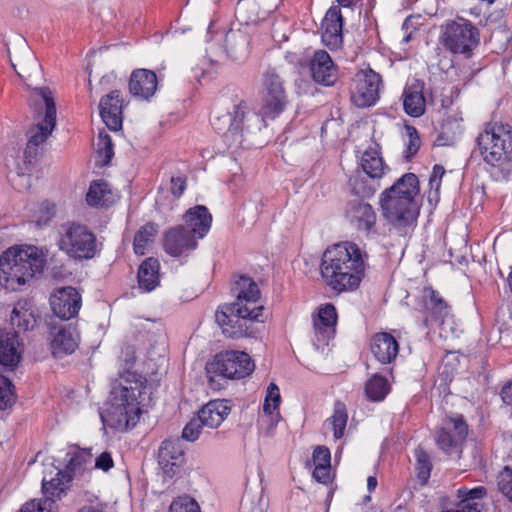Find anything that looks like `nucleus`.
I'll return each instance as SVG.
<instances>
[{
  "label": "nucleus",
  "instance_id": "obj_63",
  "mask_svg": "<svg viewBox=\"0 0 512 512\" xmlns=\"http://www.w3.org/2000/svg\"><path fill=\"white\" fill-rule=\"evenodd\" d=\"M243 512H246V511H243ZM247 512H263V510L260 508V507H252L249 511Z\"/></svg>",
  "mask_w": 512,
  "mask_h": 512
},
{
  "label": "nucleus",
  "instance_id": "obj_12",
  "mask_svg": "<svg viewBox=\"0 0 512 512\" xmlns=\"http://www.w3.org/2000/svg\"><path fill=\"white\" fill-rule=\"evenodd\" d=\"M443 43L452 53L469 58L479 44V31L471 22L452 21L445 26Z\"/></svg>",
  "mask_w": 512,
  "mask_h": 512
},
{
  "label": "nucleus",
  "instance_id": "obj_36",
  "mask_svg": "<svg viewBox=\"0 0 512 512\" xmlns=\"http://www.w3.org/2000/svg\"><path fill=\"white\" fill-rule=\"evenodd\" d=\"M115 199L116 195L103 180L92 182L86 194L87 204L92 207H107L114 203Z\"/></svg>",
  "mask_w": 512,
  "mask_h": 512
},
{
  "label": "nucleus",
  "instance_id": "obj_27",
  "mask_svg": "<svg viewBox=\"0 0 512 512\" xmlns=\"http://www.w3.org/2000/svg\"><path fill=\"white\" fill-rule=\"evenodd\" d=\"M370 349L380 363L390 364L398 355L399 344L390 333L379 332L372 337Z\"/></svg>",
  "mask_w": 512,
  "mask_h": 512
},
{
  "label": "nucleus",
  "instance_id": "obj_53",
  "mask_svg": "<svg viewBox=\"0 0 512 512\" xmlns=\"http://www.w3.org/2000/svg\"><path fill=\"white\" fill-rule=\"evenodd\" d=\"M313 477L316 481L326 484L331 479V466H315L313 471Z\"/></svg>",
  "mask_w": 512,
  "mask_h": 512
},
{
  "label": "nucleus",
  "instance_id": "obj_4",
  "mask_svg": "<svg viewBox=\"0 0 512 512\" xmlns=\"http://www.w3.org/2000/svg\"><path fill=\"white\" fill-rule=\"evenodd\" d=\"M419 181L415 174L406 173L379 196L383 218L400 235H405L415 225L419 206L415 200Z\"/></svg>",
  "mask_w": 512,
  "mask_h": 512
},
{
  "label": "nucleus",
  "instance_id": "obj_43",
  "mask_svg": "<svg viewBox=\"0 0 512 512\" xmlns=\"http://www.w3.org/2000/svg\"><path fill=\"white\" fill-rule=\"evenodd\" d=\"M405 133L407 137V141L405 143V157L407 160H410L418 152L421 145V140L417 129L413 126L406 125Z\"/></svg>",
  "mask_w": 512,
  "mask_h": 512
},
{
  "label": "nucleus",
  "instance_id": "obj_14",
  "mask_svg": "<svg viewBox=\"0 0 512 512\" xmlns=\"http://www.w3.org/2000/svg\"><path fill=\"white\" fill-rule=\"evenodd\" d=\"M251 357L240 351H225L217 354L208 365V371L228 379L244 378L254 370Z\"/></svg>",
  "mask_w": 512,
  "mask_h": 512
},
{
  "label": "nucleus",
  "instance_id": "obj_17",
  "mask_svg": "<svg viewBox=\"0 0 512 512\" xmlns=\"http://www.w3.org/2000/svg\"><path fill=\"white\" fill-rule=\"evenodd\" d=\"M197 238L184 226L169 229L163 239L166 253L172 257H187L197 247Z\"/></svg>",
  "mask_w": 512,
  "mask_h": 512
},
{
  "label": "nucleus",
  "instance_id": "obj_10",
  "mask_svg": "<svg viewBox=\"0 0 512 512\" xmlns=\"http://www.w3.org/2000/svg\"><path fill=\"white\" fill-rule=\"evenodd\" d=\"M58 247L70 259L77 261L90 260L100 251L95 233L88 226L77 222L61 226Z\"/></svg>",
  "mask_w": 512,
  "mask_h": 512
},
{
  "label": "nucleus",
  "instance_id": "obj_60",
  "mask_svg": "<svg viewBox=\"0 0 512 512\" xmlns=\"http://www.w3.org/2000/svg\"><path fill=\"white\" fill-rule=\"evenodd\" d=\"M16 177L21 181V182H26L28 183L29 182V176H27L26 174L24 173H17L16 174Z\"/></svg>",
  "mask_w": 512,
  "mask_h": 512
},
{
  "label": "nucleus",
  "instance_id": "obj_42",
  "mask_svg": "<svg viewBox=\"0 0 512 512\" xmlns=\"http://www.w3.org/2000/svg\"><path fill=\"white\" fill-rule=\"evenodd\" d=\"M390 386L387 379L383 376L375 374L365 385L367 397L372 401H381L389 393Z\"/></svg>",
  "mask_w": 512,
  "mask_h": 512
},
{
  "label": "nucleus",
  "instance_id": "obj_37",
  "mask_svg": "<svg viewBox=\"0 0 512 512\" xmlns=\"http://www.w3.org/2000/svg\"><path fill=\"white\" fill-rule=\"evenodd\" d=\"M11 324L19 331H27L34 326L35 314L33 303L28 299H21L16 302L11 313Z\"/></svg>",
  "mask_w": 512,
  "mask_h": 512
},
{
  "label": "nucleus",
  "instance_id": "obj_1",
  "mask_svg": "<svg viewBox=\"0 0 512 512\" xmlns=\"http://www.w3.org/2000/svg\"><path fill=\"white\" fill-rule=\"evenodd\" d=\"M151 385L142 374L126 370L120 375L119 386L111 391L109 406L100 413L104 426L118 432L136 426L145 407L151 402Z\"/></svg>",
  "mask_w": 512,
  "mask_h": 512
},
{
  "label": "nucleus",
  "instance_id": "obj_33",
  "mask_svg": "<svg viewBox=\"0 0 512 512\" xmlns=\"http://www.w3.org/2000/svg\"><path fill=\"white\" fill-rule=\"evenodd\" d=\"M337 312L333 304L327 303L319 308L318 317L314 319V330L318 341L327 344L334 334Z\"/></svg>",
  "mask_w": 512,
  "mask_h": 512
},
{
  "label": "nucleus",
  "instance_id": "obj_19",
  "mask_svg": "<svg viewBox=\"0 0 512 512\" xmlns=\"http://www.w3.org/2000/svg\"><path fill=\"white\" fill-rule=\"evenodd\" d=\"M309 69L314 82L319 85L330 87L338 80V67L333 62L330 54L325 50L314 52Z\"/></svg>",
  "mask_w": 512,
  "mask_h": 512
},
{
  "label": "nucleus",
  "instance_id": "obj_24",
  "mask_svg": "<svg viewBox=\"0 0 512 512\" xmlns=\"http://www.w3.org/2000/svg\"><path fill=\"white\" fill-rule=\"evenodd\" d=\"M404 111L411 117H420L425 113L426 99L424 96V82L414 80L407 84L402 93Z\"/></svg>",
  "mask_w": 512,
  "mask_h": 512
},
{
  "label": "nucleus",
  "instance_id": "obj_29",
  "mask_svg": "<svg viewBox=\"0 0 512 512\" xmlns=\"http://www.w3.org/2000/svg\"><path fill=\"white\" fill-rule=\"evenodd\" d=\"M20 344L16 332L0 330V366L14 369L21 360Z\"/></svg>",
  "mask_w": 512,
  "mask_h": 512
},
{
  "label": "nucleus",
  "instance_id": "obj_18",
  "mask_svg": "<svg viewBox=\"0 0 512 512\" xmlns=\"http://www.w3.org/2000/svg\"><path fill=\"white\" fill-rule=\"evenodd\" d=\"M53 313L63 320L76 316L81 307V295L71 286L57 289L50 297Z\"/></svg>",
  "mask_w": 512,
  "mask_h": 512
},
{
  "label": "nucleus",
  "instance_id": "obj_21",
  "mask_svg": "<svg viewBox=\"0 0 512 512\" xmlns=\"http://www.w3.org/2000/svg\"><path fill=\"white\" fill-rule=\"evenodd\" d=\"M158 463L166 478L180 473L184 463V453L178 441L164 440L159 448Z\"/></svg>",
  "mask_w": 512,
  "mask_h": 512
},
{
  "label": "nucleus",
  "instance_id": "obj_64",
  "mask_svg": "<svg viewBox=\"0 0 512 512\" xmlns=\"http://www.w3.org/2000/svg\"><path fill=\"white\" fill-rule=\"evenodd\" d=\"M451 124L450 122V117L445 121L444 123V129H448L449 125Z\"/></svg>",
  "mask_w": 512,
  "mask_h": 512
},
{
  "label": "nucleus",
  "instance_id": "obj_8",
  "mask_svg": "<svg viewBox=\"0 0 512 512\" xmlns=\"http://www.w3.org/2000/svg\"><path fill=\"white\" fill-rule=\"evenodd\" d=\"M33 106L38 116L43 118L30 129L29 139L24 152L25 159L30 163L56 126V106L52 92L47 87L36 88L33 92Z\"/></svg>",
  "mask_w": 512,
  "mask_h": 512
},
{
  "label": "nucleus",
  "instance_id": "obj_57",
  "mask_svg": "<svg viewBox=\"0 0 512 512\" xmlns=\"http://www.w3.org/2000/svg\"><path fill=\"white\" fill-rule=\"evenodd\" d=\"M429 186L430 189H434L436 193H438L440 187H441V181L437 179H430L429 178Z\"/></svg>",
  "mask_w": 512,
  "mask_h": 512
},
{
  "label": "nucleus",
  "instance_id": "obj_5",
  "mask_svg": "<svg viewBox=\"0 0 512 512\" xmlns=\"http://www.w3.org/2000/svg\"><path fill=\"white\" fill-rule=\"evenodd\" d=\"M477 144L488 170L495 180H506L512 174V161L507 154L512 151V127L495 123L477 137Z\"/></svg>",
  "mask_w": 512,
  "mask_h": 512
},
{
  "label": "nucleus",
  "instance_id": "obj_16",
  "mask_svg": "<svg viewBox=\"0 0 512 512\" xmlns=\"http://www.w3.org/2000/svg\"><path fill=\"white\" fill-rule=\"evenodd\" d=\"M468 427L462 416L449 418L445 426L438 430L436 442L447 454L456 452L467 436Z\"/></svg>",
  "mask_w": 512,
  "mask_h": 512
},
{
  "label": "nucleus",
  "instance_id": "obj_56",
  "mask_svg": "<svg viewBox=\"0 0 512 512\" xmlns=\"http://www.w3.org/2000/svg\"><path fill=\"white\" fill-rule=\"evenodd\" d=\"M377 487V479L374 476H369L367 479V489L371 493L373 492Z\"/></svg>",
  "mask_w": 512,
  "mask_h": 512
},
{
  "label": "nucleus",
  "instance_id": "obj_38",
  "mask_svg": "<svg viewBox=\"0 0 512 512\" xmlns=\"http://www.w3.org/2000/svg\"><path fill=\"white\" fill-rule=\"evenodd\" d=\"M225 53L233 59H239L247 54L248 37L240 30H229L225 34Z\"/></svg>",
  "mask_w": 512,
  "mask_h": 512
},
{
  "label": "nucleus",
  "instance_id": "obj_31",
  "mask_svg": "<svg viewBox=\"0 0 512 512\" xmlns=\"http://www.w3.org/2000/svg\"><path fill=\"white\" fill-rule=\"evenodd\" d=\"M342 15L338 8H330L322 22V40L330 48L342 43Z\"/></svg>",
  "mask_w": 512,
  "mask_h": 512
},
{
  "label": "nucleus",
  "instance_id": "obj_55",
  "mask_svg": "<svg viewBox=\"0 0 512 512\" xmlns=\"http://www.w3.org/2000/svg\"><path fill=\"white\" fill-rule=\"evenodd\" d=\"M444 174H445V169L441 165L436 164L433 167L432 174L430 175V179H437V180L441 181Z\"/></svg>",
  "mask_w": 512,
  "mask_h": 512
},
{
  "label": "nucleus",
  "instance_id": "obj_51",
  "mask_svg": "<svg viewBox=\"0 0 512 512\" xmlns=\"http://www.w3.org/2000/svg\"><path fill=\"white\" fill-rule=\"evenodd\" d=\"M39 210L41 212V216L37 218L36 224L38 226L46 225L49 222V220L54 216V205L48 201H45L40 205Z\"/></svg>",
  "mask_w": 512,
  "mask_h": 512
},
{
  "label": "nucleus",
  "instance_id": "obj_15",
  "mask_svg": "<svg viewBox=\"0 0 512 512\" xmlns=\"http://www.w3.org/2000/svg\"><path fill=\"white\" fill-rule=\"evenodd\" d=\"M381 84V76L372 69L358 71L351 85L352 102L360 108L374 105L379 98Z\"/></svg>",
  "mask_w": 512,
  "mask_h": 512
},
{
  "label": "nucleus",
  "instance_id": "obj_26",
  "mask_svg": "<svg viewBox=\"0 0 512 512\" xmlns=\"http://www.w3.org/2000/svg\"><path fill=\"white\" fill-rule=\"evenodd\" d=\"M281 395L278 386L270 383L267 387L266 396L263 404V415L261 422L267 424V435H273L274 429L282 419L279 411Z\"/></svg>",
  "mask_w": 512,
  "mask_h": 512
},
{
  "label": "nucleus",
  "instance_id": "obj_35",
  "mask_svg": "<svg viewBox=\"0 0 512 512\" xmlns=\"http://www.w3.org/2000/svg\"><path fill=\"white\" fill-rule=\"evenodd\" d=\"M159 269V261L155 258H147L141 263L137 277L142 291L151 292L159 285Z\"/></svg>",
  "mask_w": 512,
  "mask_h": 512
},
{
  "label": "nucleus",
  "instance_id": "obj_54",
  "mask_svg": "<svg viewBox=\"0 0 512 512\" xmlns=\"http://www.w3.org/2000/svg\"><path fill=\"white\" fill-rule=\"evenodd\" d=\"M170 184L171 193L177 198H179L186 189V179L181 176L171 177Z\"/></svg>",
  "mask_w": 512,
  "mask_h": 512
},
{
  "label": "nucleus",
  "instance_id": "obj_41",
  "mask_svg": "<svg viewBox=\"0 0 512 512\" xmlns=\"http://www.w3.org/2000/svg\"><path fill=\"white\" fill-rule=\"evenodd\" d=\"M158 232L157 225L146 223L135 234L133 248L137 255H144L150 243Z\"/></svg>",
  "mask_w": 512,
  "mask_h": 512
},
{
  "label": "nucleus",
  "instance_id": "obj_23",
  "mask_svg": "<svg viewBox=\"0 0 512 512\" xmlns=\"http://www.w3.org/2000/svg\"><path fill=\"white\" fill-rule=\"evenodd\" d=\"M130 93L141 100H149L157 90V76L148 69H136L129 80Z\"/></svg>",
  "mask_w": 512,
  "mask_h": 512
},
{
  "label": "nucleus",
  "instance_id": "obj_13",
  "mask_svg": "<svg viewBox=\"0 0 512 512\" xmlns=\"http://www.w3.org/2000/svg\"><path fill=\"white\" fill-rule=\"evenodd\" d=\"M264 95L260 113H257L263 122L260 123V129L266 126L265 119H274L278 117L285 109L287 104V95L283 87L281 77L274 71L268 70L263 80Z\"/></svg>",
  "mask_w": 512,
  "mask_h": 512
},
{
  "label": "nucleus",
  "instance_id": "obj_7",
  "mask_svg": "<svg viewBox=\"0 0 512 512\" xmlns=\"http://www.w3.org/2000/svg\"><path fill=\"white\" fill-rule=\"evenodd\" d=\"M261 122L263 119L257 113L249 111L246 102L240 101L233 106L232 111L213 117L211 125L222 135L228 149L237 150L242 146L244 126L247 130H260Z\"/></svg>",
  "mask_w": 512,
  "mask_h": 512
},
{
  "label": "nucleus",
  "instance_id": "obj_58",
  "mask_svg": "<svg viewBox=\"0 0 512 512\" xmlns=\"http://www.w3.org/2000/svg\"><path fill=\"white\" fill-rule=\"evenodd\" d=\"M78 512H103L91 506L82 507Z\"/></svg>",
  "mask_w": 512,
  "mask_h": 512
},
{
  "label": "nucleus",
  "instance_id": "obj_46",
  "mask_svg": "<svg viewBox=\"0 0 512 512\" xmlns=\"http://www.w3.org/2000/svg\"><path fill=\"white\" fill-rule=\"evenodd\" d=\"M97 146V152L103 158L101 164L108 165L114 155L111 137L108 134H100Z\"/></svg>",
  "mask_w": 512,
  "mask_h": 512
},
{
  "label": "nucleus",
  "instance_id": "obj_11",
  "mask_svg": "<svg viewBox=\"0 0 512 512\" xmlns=\"http://www.w3.org/2000/svg\"><path fill=\"white\" fill-rule=\"evenodd\" d=\"M424 319L423 325L428 329L439 328L441 335L456 331L451 307L440 293L432 287L423 290Z\"/></svg>",
  "mask_w": 512,
  "mask_h": 512
},
{
  "label": "nucleus",
  "instance_id": "obj_47",
  "mask_svg": "<svg viewBox=\"0 0 512 512\" xmlns=\"http://www.w3.org/2000/svg\"><path fill=\"white\" fill-rule=\"evenodd\" d=\"M205 427L199 417L192 418L183 428L182 438L194 442L196 441L202 431V428Z\"/></svg>",
  "mask_w": 512,
  "mask_h": 512
},
{
  "label": "nucleus",
  "instance_id": "obj_32",
  "mask_svg": "<svg viewBox=\"0 0 512 512\" xmlns=\"http://www.w3.org/2000/svg\"><path fill=\"white\" fill-rule=\"evenodd\" d=\"M231 411L228 401L217 399L209 401L198 412V417L203 425L210 429H215L221 425Z\"/></svg>",
  "mask_w": 512,
  "mask_h": 512
},
{
  "label": "nucleus",
  "instance_id": "obj_3",
  "mask_svg": "<svg viewBox=\"0 0 512 512\" xmlns=\"http://www.w3.org/2000/svg\"><path fill=\"white\" fill-rule=\"evenodd\" d=\"M320 270L324 283L333 291H353L364 276V255L353 242L335 244L324 252Z\"/></svg>",
  "mask_w": 512,
  "mask_h": 512
},
{
  "label": "nucleus",
  "instance_id": "obj_50",
  "mask_svg": "<svg viewBox=\"0 0 512 512\" xmlns=\"http://www.w3.org/2000/svg\"><path fill=\"white\" fill-rule=\"evenodd\" d=\"M314 466H331L330 450L325 446H317L313 452Z\"/></svg>",
  "mask_w": 512,
  "mask_h": 512
},
{
  "label": "nucleus",
  "instance_id": "obj_49",
  "mask_svg": "<svg viewBox=\"0 0 512 512\" xmlns=\"http://www.w3.org/2000/svg\"><path fill=\"white\" fill-rule=\"evenodd\" d=\"M500 492L512 502V469L505 467L498 476Z\"/></svg>",
  "mask_w": 512,
  "mask_h": 512
},
{
  "label": "nucleus",
  "instance_id": "obj_44",
  "mask_svg": "<svg viewBox=\"0 0 512 512\" xmlns=\"http://www.w3.org/2000/svg\"><path fill=\"white\" fill-rule=\"evenodd\" d=\"M15 402L11 381L0 374V410H4Z\"/></svg>",
  "mask_w": 512,
  "mask_h": 512
},
{
  "label": "nucleus",
  "instance_id": "obj_48",
  "mask_svg": "<svg viewBox=\"0 0 512 512\" xmlns=\"http://www.w3.org/2000/svg\"><path fill=\"white\" fill-rule=\"evenodd\" d=\"M169 512H200V508L194 499L181 497L171 503Z\"/></svg>",
  "mask_w": 512,
  "mask_h": 512
},
{
  "label": "nucleus",
  "instance_id": "obj_45",
  "mask_svg": "<svg viewBox=\"0 0 512 512\" xmlns=\"http://www.w3.org/2000/svg\"><path fill=\"white\" fill-rule=\"evenodd\" d=\"M417 459L416 469L418 472V478L422 483H426L430 477L431 462L429 455L422 449H417L415 452Z\"/></svg>",
  "mask_w": 512,
  "mask_h": 512
},
{
  "label": "nucleus",
  "instance_id": "obj_61",
  "mask_svg": "<svg viewBox=\"0 0 512 512\" xmlns=\"http://www.w3.org/2000/svg\"><path fill=\"white\" fill-rule=\"evenodd\" d=\"M350 181H351V184L353 185V189H354V191H355L357 194H361V193H362V194H364V193H365V190H364V189H358V188L355 186V183H354V182H356V180H352V179H351Z\"/></svg>",
  "mask_w": 512,
  "mask_h": 512
},
{
  "label": "nucleus",
  "instance_id": "obj_59",
  "mask_svg": "<svg viewBox=\"0 0 512 512\" xmlns=\"http://www.w3.org/2000/svg\"><path fill=\"white\" fill-rule=\"evenodd\" d=\"M337 2L343 7H351L355 0H337Z\"/></svg>",
  "mask_w": 512,
  "mask_h": 512
},
{
  "label": "nucleus",
  "instance_id": "obj_25",
  "mask_svg": "<svg viewBox=\"0 0 512 512\" xmlns=\"http://www.w3.org/2000/svg\"><path fill=\"white\" fill-rule=\"evenodd\" d=\"M91 449H81L78 446H72L66 453L67 464L65 472L69 475L71 481L74 478L84 477L91 469L92 464Z\"/></svg>",
  "mask_w": 512,
  "mask_h": 512
},
{
  "label": "nucleus",
  "instance_id": "obj_52",
  "mask_svg": "<svg viewBox=\"0 0 512 512\" xmlns=\"http://www.w3.org/2000/svg\"><path fill=\"white\" fill-rule=\"evenodd\" d=\"M114 466V461L110 452H102L95 459L94 467L104 472L109 471Z\"/></svg>",
  "mask_w": 512,
  "mask_h": 512
},
{
  "label": "nucleus",
  "instance_id": "obj_20",
  "mask_svg": "<svg viewBox=\"0 0 512 512\" xmlns=\"http://www.w3.org/2000/svg\"><path fill=\"white\" fill-rule=\"evenodd\" d=\"M346 218L359 231H364L367 235L375 233L377 214L368 202L361 199H354L348 202L345 210Z\"/></svg>",
  "mask_w": 512,
  "mask_h": 512
},
{
  "label": "nucleus",
  "instance_id": "obj_30",
  "mask_svg": "<svg viewBox=\"0 0 512 512\" xmlns=\"http://www.w3.org/2000/svg\"><path fill=\"white\" fill-rule=\"evenodd\" d=\"M487 490L483 486L472 489L461 487L457 490V499L452 512H481L483 508L482 499L486 496Z\"/></svg>",
  "mask_w": 512,
  "mask_h": 512
},
{
  "label": "nucleus",
  "instance_id": "obj_6",
  "mask_svg": "<svg viewBox=\"0 0 512 512\" xmlns=\"http://www.w3.org/2000/svg\"><path fill=\"white\" fill-rule=\"evenodd\" d=\"M44 263L35 246L9 248L0 257V283L15 291L41 273Z\"/></svg>",
  "mask_w": 512,
  "mask_h": 512
},
{
  "label": "nucleus",
  "instance_id": "obj_9",
  "mask_svg": "<svg viewBox=\"0 0 512 512\" xmlns=\"http://www.w3.org/2000/svg\"><path fill=\"white\" fill-rule=\"evenodd\" d=\"M54 462V458H48L44 464L42 491L45 497L25 503L19 512H57L56 499H60L66 493L71 479L64 470L55 466Z\"/></svg>",
  "mask_w": 512,
  "mask_h": 512
},
{
  "label": "nucleus",
  "instance_id": "obj_62",
  "mask_svg": "<svg viewBox=\"0 0 512 512\" xmlns=\"http://www.w3.org/2000/svg\"><path fill=\"white\" fill-rule=\"evenodd\" d=\"M454 121H455V123H456V127H457V129H459V128H460L459 122H460V121H462V117H461V116H459V115L457 114V115H455V117H454Z\"/></svg>",
  "mask_w": 512,
  "mask_h": 512
},
{
  "label": "nucleus",
  "instance_id": "obj_2",
  "mask_svg": "<svg viewBox=\"0 0 512 512\" xmlns=\"http://www.w3.org/2000/svg\"><path fill=\"white\" fill-rule=\"evenodd\" d=\"M231 291L236 300L218 308L215 319L222 333L229 338L251 337L256 333L255 322H263L264 306L260 304V290L248 276H238Z\"/></svg>",
  "mask_w": 512,
  "mask_h": 512
},
{
  "label": "nucleus",
  "instance_id": "obj_40",
  "mask_svg": "<svg viewBox=\"0 0 512 512\" xmlns=\"http://www.w3.org/2000/svg\"><path fill=\"white\" fill-rule=\"evenodd\" d=\"M347 421L348 413L345 404L339 401L336 402L333 415L326 420V424L332 429L333 436L336 440L343 437Z\"/></svg>",
  "mask_w": 512,
  "mask_h": 512
},
{
  "label": "nucleus",
  "instance_id": "obj_22",
  "mask_svg": "<svg viewBox=\"0 0 512 512\" xmlns=\"http://www.w3.org/2000/svg\"><path fill=\"white\" fill-rule=\"evenodd\" d=\"M100 116L106 126L113 131L122 127L123 99L120 91L113 90L103 96L99 103Z\"/></svg>",
  "mask_w": 512,
  "mask_h": 512
},
{
  "label": "nucleus",
  "instance_id": "obj_28",
  "mask_svg": "<svg viewBox=\"0 0 512 512\" xmlns=\"http://www.w3.org/2000/svg\"><path fill=\"white\" fill-rule=\"evenodd\" d=\"M184 222L190 233L197 239H202L210 230L212 216L203 205H197L189 209L184 215Z\"/></svg>",
  "mask_w": 512,
  "mask_h": 512
},
{
  "label": "nucleus",
  "instance_id": "obj_34",
  "mask_svg": "<svg viewBox=\"0 0 512 512\" xmlns=\"http://www.w3.org/2000/svg\"><path fill=\"white\" fill-rule=\"evenodd\" d=\"M78 346V335L73 327L64 326L52 332L51 349L55 357L71 354Z\"/></svg>",
  "mask_w": 512,
  "mask_h": 512
},
{
  "label": "nucleus",
  "instance_id": "obj_39",
  "mask_svg": "<svg viewBox=\"0 0 512 512\" xmlns=\"http://www.w3.org/2000/svg\"><path fill=\"white\" fill-rule=\"evenodd\" d=\"M361 167L373 179L381 178L385 174V170L388 169L379 152L375 149H368L363 153Z\"/></svg>",
  "mask_w": 512,
  "mask_h": 512
}]
</instances>
